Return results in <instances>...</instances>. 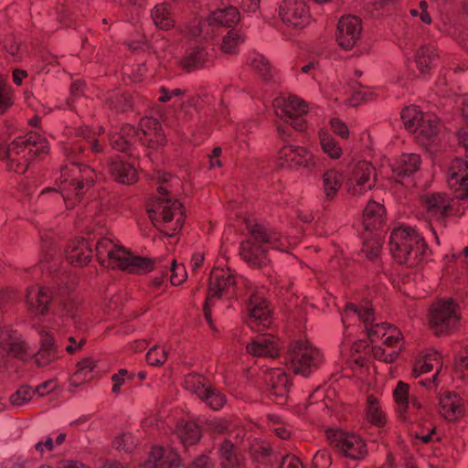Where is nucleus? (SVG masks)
Returning <instances> with one entry per match:
<instances>
[{
  "instance_id": "1",
  "label": "nucleus",
  "mask_w": 468,
  "mask_h": 468,
  "mask_svg": "<svg viewBox=\"0 0 468 468\" xmlns=\"http://www.w3.org/2000/svg\"><path fill=\"white\" fill-rule=\"evenodd\" d=\"M77 136L80 137V140L68 144L63 148L69 165L61 168L58 188L66 202L71 199L80 201L85 194V190L90 188L94 182V170L88 165H81L79 162L80 156L84 154L87 149L92 153H99L102 150L95 133L91 132L89 127L79 128Z\"/></svg>"
},
{
  "instance_id": "2",
  "label": "nucleus",
  "mask_w": 468,
  "mask_h": 468,
  "mask_svg": "<svg viewBox=\"0 0 468 468\" xmlns=\"http://www.w3.org/2000/svg\"><path fill=\"white\" fill-rule=\"evenodd\" d=\"M155 179L159 184L157 187L159 196L148 204L147 213L154 225L158 229L172 222L176 218L173 228H171L174 232L169 234L172 236L176 231L181 229L185 221L182 204L170 197L174 185L178 184V179L168 173L161 172L157 173Z\"/></svg>"
},
{
  "instance_id": "3",
  "label": "nucleus",
  "mask_w": 468,
  "mask_h": 468,
  "mask_svg": "<svg viewBox=\"0 0 468 468\" xmlns=\"http://www.w3.org/2000/svg\"><path fill=\"white\" fill-rule=\"evenodd\" d=\"M246 227L252 239L241 243L240 256L251 266L261 268L269 262L267 250L259 243L268 244L280 251H286L291 245L287 238L282 237L280 233L269 231L260 223L247 221Z\"/></svg>"
},
{
  "instance_id": "4",
  "label": "nucleus",
  "mask_w": 468,
  "mask_h": 468,
  "mask_svg": "<svg viewBox=\"0 0 468 468\" xmlns=\"http://www.w3.org/2000/svg\"><path fill=\"white\" fill-rule=\"evenodd\" d=\"M48 152L47 140L37 133H29L25 137H18L7 145L0 146V157L7 162L9 170L17 174L27 171L34 156H40Z\"/></svg>"
},
{
  "instance_id": "5",
  "label": "nucleus",
  "mask_w": 468,
  "mask_h": 468,
  "mask_svg": "<svg viewBox=\"0 0 468 468\" xmlns=\"http://www.w3.org/2000/svg\"><path fill=\"white\" fill-rule=\"evenodd\" d=\"M96 257L104 267L121 269L131 273H144L154 269L150 258L134 256L122 246H116L108 238H101L96 244Z\"/></svg>"
},
{
  "instance_id": "6",
  "label": "nucleus",
  "mask_w": 468,
  "mask_h": 468,
  "mask_svg": "<svg viewBox=\"0 0 468 468\" xmlns=\"http://www.w3.org/2000/svg\"><path fill=\"white\" fill-rule=\"evenodd\" d=\"M389 247L395 261L409 268L419 266L427 250L424 239L410 227L394 229L389 237Z\"/></svg>"
},
{
  "instance_id": "7",
  "label": "nucleus",
  "mask_w": 468,
  "mask_h": 468,
  "mask_svg": "<svg viewBox=\"0 0 468 468\" xmlns=\"http://www.w3.org/2000/svg\"><path fill=\"white\" fill-rule=\"evenodd\" d=\"M285 359L295 375L308 377L319 367L323 356L308 341L295 340L291 342Z\"/></svg>"
},
{
  "instance_id": "8",
  "label": "nucleus",
  "mask_w": 468,
  "mask_h": 468,
  "mask_svg": "<svg viewBox=\"0 0 468 468\" xmlns=\"http://www.w3.org/2000/svg\"><path fill=\"white\" fill-rule=\"evenodd\" d=\"M401 119L405 128L412 133L421 144L436 141L441 125L435 117L423 113L417 106H409L402 111Z\"/></svg>"
},
{
  "instance_id": "9",
  "label": "nucleus",
  "mask_w": 468,
  "mask_h": 468,
  "mask_svg": "<svg viewBox=\"0 0 468 468\" xmlns=\"http://www.w3.org/2000/svg\"><path fill=\"white\" fill-rule=\"evenodd\" d=\"M459 319L457 304L452 300L434 303L428 315L430 327L436 335L451 334L455 330Z\"/></svg>"
},
{
  "instance_id": "10",
  "label": "nucleus",
  "mask_w": 468,
  "mask_h": 468,
  "mask_svg": "<svg viewBox=\"0 0 468 468\" xmlns=\"http://www.w3.org/2000/svg\"><path fill=\"white\" fill-rule=\"evenodd\" d=\"M236 276L234 271L229 268L212 270L208 282V294L204 303V315L210 326H213L209 302L213 297H220L223 294H233L236 289Z\"/></svg>"
},
{
  "instance_id": "11",
  "label": "nucleus",
  "mask_w": 468,
  "mask_h": 468,
  "mask_svg": "<svg viewBox=\"0 0 468 468\" xmlns=\"http://www.w3.org/2000/svg\"><path fill=\"white\" fill-rule=\"evenodd\" d=\"M275 114L296 131H303L306 122L303 115L307 113V105L294 95L281 96L273 100Z\"/></svg>"
},
{
  "instance_id": "12",
  "label": "nucleus",
  "mask_w": 468,
  "mask_h": 468,
  "mask_svg": "<svg viewBox=\"0 0 468 468\" xmlns=\"http://www.w3.org/2000/svg\"><path fill=\"white\" fill-rule=\"evenodd\" d=\"M374 167L366 161L350 165L345 176V187L351 196H362L375 186Z\"/></svg>"
},
{
  "instance_id": "13",
  "label": "nucleus",
  "mask_w": 468,
  "mask_h": 468,
  "mask_svg": "<svg viewBox=\"0 0 468 468\" xmlns=\"http://www.w3.org/2000/svg\"><path fill=\"white\" fill-rule=\"evenodd\" d=\"M328 441L336 452L351 460L359 461L367 454L365 441L356 434L335 431L328 434Z\"/></svg>"
},
{
  "instance_id": "14",
  "label": "nucleus",
  "mask_w": 468,
  "mask_h": 468,
  "mask_svg": "<svg viewBox=\"0 0 468 468\" xmlns=\"http://www.w3.org/2000/svg\"><path fill=\"white\" fill-rule=\"evenodd\" d=\"M466 199H460L455 197L453 192L452 197H448L444 194L436 193L426 197L425 207L430 218L443 220L444 218L461 213L465 209Z\"/></svg>"
},
{
  "instance_id": "15",
  "label": "nucleus",
  "mask_w": 468,
  "mask_h": 468,
  "mask_svg": "<svg viewBox=\"0 0 468 468\" xmlns=\"http://www.w3.org/2000/svg\"><path fill=\"white\" fill-rule=\"evenodd\" d=\"M352 317H356L358 320L364 322L367 330L368 338L374 342L378 337H384L387 329H391V326L387 323L373 324L374 313L370 306H356L354 303H347L342 313V321L346 324Z\"/></svg>"
},
{
  "instance_id": "16",
  "label": "nucleus",
  "mask_w": 468,
  "mask_h": 468,
  "mask_svg": "<svg viewBox=\"0 0 468 468\" xmlns=\"http://www.w3.org/2000/svg\"><path fill=\"white\" fill-rule=\"evenodd\" d=\"M59 297L60 292L51 287L32 285L26 292L28 312L35 316H44L48 314L52 301Z\"/></svg>"
},
{
  "instance_id": "17",
  "label": "nucleus",
  "mask_w": 468,
  "mask_h": 468,
  "mask_svg": "<svg viewBox=\"0 0 468 468\" xmlns=\"http://www.w3.org/2000/svg\"><path fill=\"white\" fill-rule=\"evenodd\" d=\"M362 29V21L358 16L353 15L342 16L335 31L338 46L345 50L354 48L361 38Z\"/></svg>"
},
{
  "instance_id": "18",
  "label": "nucleus",
  "mask_w": 468,
  "mask_h": 468,
  "mask_svg": "<svg viewBox=\"0 0 468 468\" xmlns=\"http://www.w3.org/2000/svg\"><path fill=\"white\" fill-rule=\"evenodd\" d=\"M271 311L263 295L254 292L250 296L248 303V326L256 332L264 331L271 324Z\"/></svg>"
},
{
  "instance_id": "19",
  "label": "nucleus",
  "mask_w": 468,
  "mask_h": 468,
  "mask_svg": "<svg viewBox=\"0 0 468 468\" xmlns=\"http://www.w3.org/2000/svg\"><path fill=\"white\" fill-rule=\"evenodd\" d=\"M279 16L285 25L293 28H303L309 22L303 0H283L279 6Z\"/></svg>"
},
{
  "instance_id": "20",
  "label": "nucleus",
  "mask_w": 468,
  "mask_h": 468,
  "mask_svg": "<svg viewBox=\"0 0 468 468\" xmlns=\"http://www.w3.org/2000/svg\"><path fill=\"white\" fill-rule=\"evenodd\" d=\"M239 21V10L234 6L218 9L212 12L207 19L203 22H198L197 25H193L191 35L193 37L201 36L205 27H230L235 26Z\"/></svg>"
},
{
  "instance_id": "21",
  "label": "nucleus",
  "mask_w": 468,
  "mask_h": 468,
  "mask_svg": "<svg viewBox=\"0 0 468 468\" xmlns=\"http://www.w3.org/2000/svg\"><path fill=\"white\" fill-rule=\"evenodd\" d=\"M279 158L282 160V165L298 169L303 167L312 171L316 165L314 155L301 146L285 145L279 152Z\"/></svg>"
},
{
  "instance_id": "22",
  "label": "nucleus",
  "mask_w": 468,
  "mask_h": 468,
  "mask_svg": "<svg viewBox=\"0 0 468 468\" xmlns=\"http://www.w3.org/2000/svg\"><path fill=\"white\" fill-rule=\"evenodd\" d=\"M264 380L267 386L268 395L277 404H283L291 387L288 375L281 369H271L265 373Z\"/></svg>"
},
{
  "instance_id": "23",
  "label": "nucleus",
  "mask_w": 468,
  "mask_h": 468,
  "mask_svg": "<svg viewBox=\"0 0 468 468\" xmlns=\"http://www.w3.org/2000/svg\"><path fill=\"white\" fill-rule=\"evenodd\" d=\"M448 184L460 199L468 198V162L457 158L450 167Z\"/></svg>"
},
{
  "instance_id": "24",
  "label": "nucleus",
  "mask_w": 468,
  "mask_h": 468,
  "mask_svg": "<svg viewBox=\"0 0 468 468\" xmlns=\"http://www.w3.org/2000/svg\"><path fill=\"white\" fill-rule=\"evenodd\" d=\"M0 348L5 356L25 360L28 355L24 342L16 332L8 328H0Z\"/></svg>"
},
{
  "instance_id": "25",
  "label": "nucleus",
  "mask_w": 468,
  "mask_h": 468,
  "mask_svg": "<svg viewBox=\"0 0 468 468\" xmlns=\"http://www.w3.org/2000/svg\"><path fill=\"white\" fill-rule=\"evenodd\" d=\"M179 465V456L170 448L154 446L151 450L148 459L140 468H173Z\"/></svg>"
},
{
  "instance_id": "26",
  "label": "nucleus",
  "mask_w": 468,
  "mask_h": 468,
  "mask_svg": "<svg viewBox=\"0 0 468 468\" xmlns=\"http://www.w3.org/2000/svg\"><path fill=\"white\" fill-rule=\"evenodd\" d=\"M420 156L417 154H402L390 165L392 176L397 182L415 174L420 166Z\"/></svg>"
},
{
  "instance_id": "27",
  "label": "nucleus",
  "mask_w": 468,
  "mask_h": 468,
  "mask_svg": "<svg viewBox=\"0 0 468 468\" xmlns=\"http://www.w3.org/2000/svg\"><path fill=\"white\" fill-rule=\"evenodd\" d=\"M107 171L114 181L122 185H132L137 181L134 165L127 161L114 159L109 163Z\"/></svg>"
},
{
  "instance_id": "28",
  "label": "nucleus",
  "mask_w": 468,
  "mask_h": 468,
  "mask_svg": "<svg viewBox=\"0 0 468 468\" xmlns=\"http://www.w3.org/2000/svg\"><path fill=\"white\" fill-rule=\"evenodd\" d=\"M247 352L255 356L276 357L279 356L280 348L272 335H261L247 346Z\"/></svg>"
},
{
  "instance_id": "29",
  "label": "nucleus",
  "mask_w": 468,
  "mask_h": 468,
  "mask_svg": "<svg viewBox=\"0 0 468 468\" xmlns=\"http://www.w3.org/2000/svg\"><path fill=\"white\" fill-rule=\"evenodd\" d=\"M65 253L70 264L81 267L90 261L92 250L89 242L80 238L73 240Z\"/></svg>"
},
{
  "instance_id": "30",
  "label": "nucleus",
  "mask_w": 468,
  "mask_h": 468,
  "mask_svg": "<svg viewBox=\"0 0 468 468\" xmlns=\"http://www.w3.org/2000/svg\"><path fill=\"white\" fill-rule=\"evenodd\" d=\"M440 412L449 420L461 417L464 412L463 399L454 392H444L440 397Z\"/></svg>"
},
{
  "instance_id": "31",
  "label": "nucleus",
  "mask_w": 468,
  "mask_h": 468,
  "mask_svg": "<svg viewBox=\"0 0 468 468\" xmlns=\"http://www.w3.org/2000/svg\"><path fill=\"white\" fill-rule=\"evenodd\" d=\"M246 435L243 428H239L234 436L235 441L226 439L219 447V457L221 463L225 468H237L239 466V459L235 450L239 444V440Z\"/></svg>"
},
{
  "instance_id": "32",
  "label": "nucleus",
  "mask_w": 468,
  "mask_h": 468,
  "mask_svg": "<svg viewBox=\"0 0 468 468\" xmlns=\"http://www.w3.org/2000/svg\"><path fill=\"white\" fill-rule=\"evenodd\" d=\"M40 344L41 346L35 356V362L38 367H46L59 357L54 339L48 332L40 333Z\"/></svg>"
},
{
  "instance_id": "33",
  "label": "nucleus",
  "mask_w": 468,
  "mask_h": 468,
  "mask_svg": "<svg viewBox=\"0 0 468 468\" xmlns=\"http://www.w3.org/2000/svg\"><path fill=\"white\" fill-rule=\"evenodd\" d=\"M385 207L374 201L370 200L364 209L363 225L367 230L379 229L385 221Z\"/></svg>"
},
{
  "instance_id": "34",
  "label": "nucleus",
  "mask_w": 468,
  "mask_h": 468,
  "mask_svg": "<svg viewBox=\"0 0 468 468\" xmlns=\"http://www.w3.org/2000/svg\"><path fill=\"white\" fill-rule=\"evenodd\" d=\"M439 59L438 50L432 45L421 46L415 57L416 65L421 74H427Z\"/></svg>"
},
{
  "instance_id": "35",
  "label": "nucleus",
  "mask_w": 468,
  "mask_h": 468,
  "mask_svg": "<svg viewBox=\"0 0 468 468\" xmlns=\"http://www.w3.org/2000/svg\"><path fill=\"white\" fill-rule=\"evenodd\" d=\"M135 133L136 129L134 126L130 124L123 125L119 133H113L110 137L112 148L120 152L130 150L131 146L137 141Z\"/></svg>"
},
{
  "instance_id": "36",
  "label": "nucleus",
  "mask_w": 468,
  "mask_h": 468,
  "mask_svg": "<svg viewBox=\"0 0 468 468\" xmlns=\"http://www.w3.org/2000/svg\"><path fill=\"white\" fill-rule=\"evenodd\" d=\"M343 176L335 169H328L322 176L323 190L326 201L333 200L344 182Z\"/></svg>"
},
{
  "instance_id": "37",
  "label": "nucleus",
  "mask_w": 468,
  "mask_h": 468,
  "mask_svg": "<svg viewBox=\"0 0 468 468\" xmlns=\"http://www.w3.org/2000/svg\"><path fill=\"white\" fill-rule=\"evenodd\" d=\"M154 25L163 30H168L175 26V16L171 5L167 3L157 4L151 12Z\"/></svg>"
},
{
  "instance_id": "38",
  "label": "nucleus",
  "mask_w": 468,
  "mask_h": 468,
  "mask_svg": "<svg viewBox=\"0 0 468 468\" xmlns=\"http://www.w3.org/2000/svg\"><path fill=\"white\" fill-rule=\"evenodd\" d=\"M207 56L208 54L205 48L199 47L191 48L182 58L181 65L186 71L195 70L205 65Z\"/></svg>"
},
{
  "instance_id": "39",
  "label": "nucleus",
  "mask_w": 468,
  "mask_h": 468,
  "mask_svg": "<svg viewBox=\"0 0 468 468\" xmlns=\"http://www.w3.org/2000/svg\"><path fill=\"white\" fill-rule=\"evenodd\" d=\"M200 436V429L195 422L188 421L177 426V437L185 446L196 444Z\"/></svg>"
},
{
  "instance_id": "40",
  "label": "nucleus",
  "mask_w": 468,
  "mask_h": 468,
  "mask_svg": "<svg viewBox=\"0 0 468 468\" xmlns=\"http://www.w3.org/2000/svg\"><path fill=\"white\" fill-rule=\"evenodd\" d=\"M106 104L117 112H126L133 107V98L129 93L112 92L106 98Z\"/></svg>"
},
{
  "instance_id": "41",
  "label": "nucleus",
  "mask_w": 468,
  "mask_h": 468,
  "mask_svg": "<svg viewBox=\"0 0 468 468\" xmlns=\"http://www.w3.org/2000/svg\"><path fill=\"white\" fill-rule=\"evenodd\" d=\"M186 388L195 393L200 399L206 397L210 385L204 376L197 374H189L185 379Z\"/></svg>"
},
{
  "instance_id": "42",
  "label": "nucleus",
  "mask_w": 468,
  "mask_h": 468,
  "mask_svg": "<svg viewBox=\"0 0 468 468\" xmlns=\"http://www.w3.org/2000/svg\"><path fill=\"white\" fill-rule=\"evenodd\" d=\"M393 397L399 406V411L401 418L406 420V412L409 410L410 399V386L403 382L399 381L396 388L393 391Z\"/></svg>"
},
{
  "instance_id": "43",
  "label": "nucleus",
  "mask_w": 468,
  "mask_h": 468,
  "mask_svg": "<svg viewBox=\"0 0 468 468\" xmlns=\"http://www.w3.org/2000/svg\"><path fill=\"white\" fill-rule=\"evenodd\" d=\"M96 361L91 359L90 357H86L80 361L77 364L78 369L74 373L73 378H71V383L74 385H79L78 381H87L92 378L91 373L93 369L96 367Z\"/></svg>"
},
{
  "instance_id": "44",
  "label": "nucleus",
  "mask_w": 468,
  "mask_h": 468,
  "mask_svg": "<svg viewBox=\"0 0 468 468\" xmlns=\"http://www.w3.org/2000/svg\"><path fill=\"white\" fill-rule=\"evenodd\" d=\"M249 452L253 461L266 463L271 454V449L268 443L253 440L249 442Z\"/></svg>"
},
{
  "instance_id": "45",
  "label": "nucleus",
  "mask_w": 468,
  "mask_h": 468,
  "mask_svg": "<svg viewBox=\"0 0 468 468\" xmlns=\"http://www.w3.org/2000/svg\"><path fill=\"white\" fill-rule=\"evenodd\" d=\"M367 418L368 421L379 427L383 426L386 422L385 415L380 410L377 399L373 395L367 397Z\"/></svg>"
},
{
  "instance_id": "46",
  "label": "nucleus",
  "mask_w": 468,
  "mask_h": 468,
  "mask_svg": "<svg viewBox=\"0 0 468 468\" xmlns=\"http://www.w3.org/2000/svg\"><path fill=\"white\" fill-rule=\"evenodd\" d=\"M63 305V312L59 317L60 323L58 322V325L64 328L65 330H69L71 325L76 326L80 322V318L76 312L74 311V305L71 303H66L64 300H60Z\"/></svg>"
},
{
  "instance_id": "47",
  "label": "nucleus",
  "mask_w": 468,
  "mask_h": 468,
  "mask_svg": "<svg viewBox=\"0 0 468 468\" xmlns=\"http://www.w3.org/2000/svg\"><path fill=\"white\" fill-rule=\"evenodd\" d=\"M207 429L218 434H228L231 435L235 431L239 429L237 425L224 419L211 420L207 422Z\"/></svg>"
},
{
  "instance_id": "48",
  "label": "nucleus",
  "mask_w": 468,
  "mask_h": 468,
  "mask_svg": "<svg viewBox=\"0 0 468 468\" xmlns=\"http://www.w3.org/2000/svg\"><path fill=\"white\" fill-rule=\"evenodd\" d=\"M250 66L265 80H269L272 76V69L269 60L261 54H255L250 59Z\"/></svg>"
},
{
  "instance_id": "49",
  "label": "nucleus",
  "mask_w": 468,
  "mask_h": 468,
  "mask_svg": "<svg viewBox=\"0 0 468 468\" xmlns=\"http://www.w3.org/2000/svg\"><path fill=\"white\" fill-rule=\"evenodd\" d=\"M321 146L323 151L327 154L331 158L337 159L342 154V149L338 145L335 138L330 134L321 133L320 134Z\"/></svg>"
},
{
  "instance_id": "50",
  "label": "nucleus",
  "mask_w": 468,
  "mask_h": 468,
  "mask_svg": "<svg viewBox=\"0 0 468 468\" xmlns=\"http://www.w3.org/2000/svg\"><path fill=\"white\" fill-rule=\"evenodd\" d=\"M159 122L156 119L144 117L141 119L140 129L136 130L135 136L142 144H145L144 139L147 136H152V132L158 129Z\"/></svg>"
},
{
  "instance_id": "51",
  "label": "nucleus",
  "mask_w": 468,
  "mask_h": 468,
  "mask_svg": "<svg viewBox=\"0 0 468 468\" xmlns=\"http://www.w3.org/2000/svg\"><path fill=\"white\" fill-rule=\"evenodd\" d=\"M243 41L241 35L236 30H229L223 37L221 49L224 53L233 54L236 52L237 47Z\"/></svg>"
},
{
  "instance_id": "52",
  "label": "nucleus",
  "mask_w": 468,
  "mask_h": 468,
  "mask_svg": "<svg viewBox=\"0 0 468 468\" xmlns=\"http://www.w3.org/2000/svg\"><path fill=\"white\" fill-rule=\"evenodd\" d=\"M202 400L205 401L214 410L221 409L226 402L225 396L211 386L207 389V394H206V397L202 398Z\"/></svg>"
},
{
  "instance_id": "53",
  "label": "nucleus",
  "mask_w": 468,
  "mask_h": 468,
  "mask_svg": "<svg viewBox=\"0 0 468 468\" xmlns=\"http://www.w3.org/2000/svg\"><path fill=\"white\" fill-rule=\"evenodd\" d=\"M440 359L441 356L437 352L427 354L426 356H423V358L420 359L417 362L414 370H420V373L430 372L433 369L434 363H440Z\"/></svg>"
},
{
  "instance_id": "54",
  "label": "nucleus",
  "mask_w": 468,
  "mask_h": 468,
  "mask_svg": "<svg viewBox=\"0 0 468 468\" xmlns=\"http://www.w3.org/2000/svg\"><path fill=\"white\" fill-rule=\"evenodd\" d=\"M168 351L154 346L146 354V361L152 366H162L167 360Z\"/></svg>"
},
{
  "instance_id": "55",
  "label": "nucleus",
  "mask_w": 468,
  "mask_h": 468,
  "mask_svg": "<svg viewBox=\"0 0 468 468\" xmlns=\"http://www.w3.org/2000/svg\"><path fill=\"white\" fill-rule=\"evenodd\" d=\"M34 389L28 386H22L16 393L10 397V403L14 406H22L31 399Z\"/></svg>"
},
{
  "instance_id": "56",
  "label": "nucleus",
  "mask_w": 468,
  "mask_h": 468,
  "mask_svg": "<svg viewBox=\"0 0 468 468\" xmlns=\"http://www.w3.org/2000/svg\"><path fill=\"white\" fill-rule=\"evenodd\" d=\"M165 270V275H167L168 272H171L170 282L173 285L176 286L181 284L187 277L184 266L177 265L176 261H173L169 270L166 268Z\"/></svg>"
},
{
  "instance_id": "57",
  "label": "nucleus",
  "mask_w": 468,
  "mask_h": 468,
  "mask_svg": "<svg viewBox=\"0 0 468 468\" xmlns=\"http://www.w3.org/2000/svg\"><path fill=\"white\" fill-rule=\"evenodd\" d=\"M113 446L118 451L130 452L135 447V440L131 433H124L114 439Z\"/></svg>"
},
{
  "instance_id": "58",
  "label": "nucleus",
  "mask_w": 468,
  "mask_h": 468,
  "mask_svg": "<svg viewBox=\"0 0 468 468\" xmlns=\"http://www.w3.org/2000/svg\"><path fill=\"white\" fill-rule=\"evenodd\" d=\"M13 104L10 92L0 79V115L4 114Z\"/></svg>"
},
{
  "instance_id": "59",
  "label": "nucleus",
  "mask_w": 468,
  "mask_h": 468,
  "mask_svg": "<svg viewBox=\"0 0 468 468\" xmlns=\"http://www.w3.org/2000/svg\"><path fill=\"white\" fill-rule=\"evenodd\" d=\"M331 464V455L325 450L318 451L313 458L314 468H329Z\"/></svg>"
},
{
  "instance_id": "60",
  "label": "nucleus",
  "mask_w": 468,
  "mask_h": 468,
  "mask_svg": "<svg viewBox=\"0 0 468 468\" xmlns=\"http://www.w3.org/2000/svg\"><path fill=\"white\" fill-rule=\"evenodd\" d=\"M373 355L375 358L380 361H383L385 363H392L397 359L399 356V351L392 350L390 352H388L385 348L381 346H375L373 348Z\"/></svg>"
},
{
  "instance_id": "61",
  "label": "nucleus",
  "mask_w": 468,
  "mask_h": 468,
  "mask_svg": "<svg viewBox=\"0 0 468 468\" xmlns=\"http://www.w3.org/2000/svg\"><path fill=\"white\" fill-rule=\"evenodd\" d=\"M332 131L343 139L349 135V130L346 124L339 119H332L330 122Z\"/></svg>"
},
{
  "instance_id": "62",
  "label": "nucleus",
  "mask_w": 468,
  "mask_h": 468,
  "mask_svg": "<svg viewBox=\"0 0 468 468\" xmlns=\"http://www.w3.org/2000/svg\"><path fill=\"white\" fill-rule=\"evenodd\" d=\"M145 144L154 147L155 144H162L165 141V134L162 130L161 124L158 123V129H154L152 132V136H147L145 139Z\"/></svg>"
},
{
  "instance_id": "63",
  "label": "nucleus",
  "mask_w": 468,
  "mask_h": 468,
  "mask_svg": "<svg viewBox=\"0 0 468 468\" xmlns=\"http://www.w3.org/2000/svg\"><path fill=\"white\" fill-rule=\"evenodd\" d=\"M280 468H304V466L298 457L286 455L282 459Z\"/></svg>"
},
{
  "instance_id": "64",
  "label": "nucleus",
  "mask_w": 468,
  "mask_h": 468,
  "mask_svg": "<svg viewBox=\"0 0 468 468\" xmlns=\"http://www.w3.org/2000/svg\"><path fill=\"white\" fill-rule=\"evenodd\" d=\"M160 93H161V95L159 97V101L162 102H166V101H170L175 96L183 95L185 93V90H181V89L169 90L165 87H162L160 89Z\"/></svg>"
}]
</instances>
